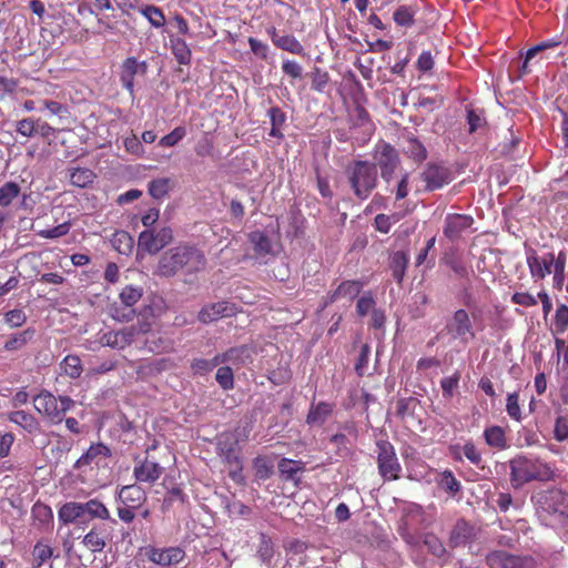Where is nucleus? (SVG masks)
<instances>
[{"label": "nucleus", "instance_id": "1", "mask_svg": "<svg viewBox=\"0 0 568 568\" xmlns=\"http://www.w3.org/2000/svg\"><path fill=\"white\" fill-rule=\"evenodd\" d=\"M206 258L201 250L194 245L180 244L164 252L158 263L156 273L171 277L182 271L185 274H194L204 270Z\"/></svg>", "mask_w": 568, "mask_h": 568}, {"label": "nucleus", "instance_id": "30", "mask_svg": "<svg viewBox=\"0 0 568 568\" xmlns=\"http://www.w3.org/2000/svg\"><path fill=\"white\" fill-rule=\"evenodd\" d=\"M333 409L334 404L327 402H320L317 404L312 403L306 416V423L311 426H321L331 416Z\"/></svg>", "mask_w": 568, "mask_h": 568}, {"label": "nucleus", "instance_id": "40", "mask_svg": "<svg viewBox=\"0 0 568 568\" xmlns=\"http://www.w3.org/2000/svg\"><path fill=\"white\" fill-rule=\"evenodd\" d=\"M484 438L488 446L503 450L507 447V439L504 428L500 426H490L484 430Z\"/></svg>", "mask_w": 568, "mask_h": 568}, {"label": "nucleus", "instance_id": "45", "mask_svg": "<svg viewBox=\"0 0 568 568\" xmlns=\"http://www.w3.org/2000/svg\"><path fill=\"white\" fill-rule=\"evenodd\" d=\"M256 555L263 564H270L275 555L274 542L272 538L264 532L260 534Z\"/></svg>", "mask_w": 568, "mask_h": 568}, {"label": "nucleus", "instance_id": "20", "mask_svg": "<svg viewBox=\"0 0 568 568\" xmlns=\"http://www.w3.org/2000/svg\"><path fill=\"white\" fill-rule=\"evenodd\" d=\"M266 33L277 49L302 57L306 54L304 45L293 34H281L274 26L266 28Z\"/></svg>", "mask_w": 568, "mask_h": 568}, {"label": "nucleus", "instance_id": "37", "mask_svg": "<svg viewBox=\"0 0 568 568\" xmlns=\"http://www.w3.org/2000/svg\"><path fill=\"white\" fill-rule=\"evenodd\" d=\"M84 516L88 515L89 519L110 520L111 515L108 507L98 498L89 499L82 503Z\"/></svg>", "mask_w": 568, "mask_h": 568}, {"label": "nucleus", "instance_id": "16", "mask_svg": "<svg viewBox=\"0 0 568 568\" xmlns=\"http://www.w3.org/2000/svg\"><path fill=\"white\" fill-rule=\"evenodd\" d=\"M148 72V63L139 62L134 57H128L123 60L120 70V81L122 87L131 94H134V78L136 74L144 75Z\"/></svg>", "mask_w": 568, "mask_h": 568}, {"label": "nucleus", "instance_id": "35", "mask_svg": "<svg viewBox=\"0 0 568 568\" xmlns=\"http://www.w3.org/2000/svg\"><path fill=\"white\" fill-rule=\"evenodd\" d=\"M171 52L179 64L187 65L191 62L192 52L186 41L180 37H170Z\"/></svg>", "mask_w": 568, "mask_h": 568}, {"label": "nucleus", "instance_id": "7", "mask_svg": "<svg viewBox=\"0 0 568 568\" xmlns=\"http://www.w3.org/2000/svg\"><path fill=\"white\" fill-rule=\"evenodd\" d=\"M143 296V288L134 285H126L119 294L121 305L113 303L109 307V315L114 321L128 323L133 320L135 311L132 308Z\"/></svg>", "mask_w": 568, "mask_h": 568}, {"label": "nucleus", "instance_id": "64", "mask_svg": "<svg viewBox=\"0 0 568 568\" xmlns=\"http://www.w3.org/2000/svg\"><path fill=\"white\" fill-rule=\"evenodd\" d=\"M32 555L34 559L38 561V566H41L52 557L53 549L47 544L37 542L36 546L33 547Z\"/></svg>", "mask_w": 568, "mask_h": 568}, {"label": "nucleus", "instance_id": "63", "mask_svg": "<svg viewBox=\"0 0 568 568\" xmlns=\"http://www.w3.org/2000/svg\"><path fill=\"white\" fill-rule=\"evenodd\" d=\"M554 438L557 442L568 440V417L558 416L554 427Z\"/></svg>", "mask_w": 568, "mask_h": 568}, {"label": "nucleus", "instance_id": "22", "mask_svg": "<svg viewBox=\"0 0 568 568\" xmlns=\"http://www.w3.org/2000/svg\"><path fill=\"white\" fill-rule=\"evenodd\" d=\"M364 283L358 280L343 281L335 291L328 293L325 297L324 307L335 303L337 300L346 298L348 301L355 300L361 293Z\"/></svg>", "mask_w": 568, "mask_h": 568}, {"label": "nucleus", "instance_id": "19", "mask_svg": "<svg viewBox=\"0 0 568 568\" xmlns=\"http://www.w3.org/2000/svg\"><path fill=\"white\" fill-rule=\"evenodd\" d=\"M476 538L474 525L464 518L458 519L448 535V546L450 548L464 547Z\"/></svg>", "mask_w": 568, "mask_h": 568}, {"label": "nucleus", "instance_id": "54", "mask_svg": "<svg viewBox=\"0 0 568 568\" xmlns=\"http://www.w3.org/2000/svg\"><path fill=\"white\" fill-rule=\"evenodd\" d=\"M186 135V129L184 126H176L170 133L161 138L159 145L163 148H172L182 141Z\"/></svg>", "mask_w": 568, "mask_h": 568}, {"label": "nucleus", "instance_id": "11", "mask_svg": "<svg viewBox=\"0 0 568 568\" xmlns=\"http://www.w3.org/2000/svg\"><path fill=\"white\" fill-rule=\"evenodd\" d=\"M542 509L557 518L560 523L568 521V493L552 488L540 496Z\"/></svg>", "mask_w": 568, "mask_h": 568}, {"label": "nucleus", "instance_id": "21", "mask_svg": "<svg viewBox=\"0 0 568 568\" xmlns=\"http://www.w3.org/2000/svg\"><path fill=\"white\" fill-rule=\"evenodd\" d=\"M116 500L129 508L141 509L148 500L146 491L139 485L122 486L118 494Z\"/></svg>", "mask_w": 568, "mask_h": 568}, {"label": "nucleus", "instance_id": "46", "mask_svg": "<svg viewBox=\"0 0 568 568\" xmlns=\"http://www.w3.org/2000/svg\"><path fill=\"white\" fill-rule=\"evenodd\" d=\"M172 189V182L169 178L154 179L149 182V194L156 200L165 197Z\"/></svg>", "mask_w": 568, "mask_h": 568}, {"label": "nucleus", "instance_id": "28", "mask_svg": "<svg viewBox=\"0 0 568 568\" xmlns=\"http://www.w3.org/2000/svg\"><path fill=\"white\" fill-rule=\"evenodd\" d=\"M280 476L285 481H293L298 485L301 479L298 474L305 470V463L290 458H282L277 464Z\"/></svg>", "mask_w": 568, "mask_h": 568}, {"label": "nucleus", "instance_id": "58", "mask_svg": "<svg viewBox=\"0 0 568 568\" xmlns=\"http://www.w3.org/2000/svg\"><path fill=\"white\" fill-rule=\"evenodd\" d=\"M69 231H70V223L63 222L52 229L40 230L37 232V235L40 236L41 239L51 240V239H58V237L64 236L69 233Z\"/></svg>", "mask_w": 568, "mask_h": 568}, {"label": "nucleus", "instance_id": "32", "mask_svg": "<svg viewBox=\"0 0 568 568\" xmlns=\"http://www.w3.org/2000/svg\"><path fill=\"white\" fill-rule=\"evenodd\" d=\"M82 544L92 552H100L106 546V536L101 527L93 526L83 537Z\"/></svg>", "mask_w": 568, "mask_h": 568}, {"label": "nucleus", "instance_id": "43", "mask_svg": "<svg viewBox=\"0 0 568 568\" xmlns=\"http://www.w3.org/2000/svg\"><path fill=\"white\" fill-rule=\"evenodd\" d=\"M31 517L41 527H48L53 523V513L50 506L37 501L31 508Z\"/></svg>", "mask_w": 568, "mask_h": 568}, {"label": "nucleus", "instance_id": "5", "mask_svg": "<svg viewBox=\"0 0 568 568\" xmlns=\"http://www.w3.org/2000/svg\"><path fill=\"white\" fill-rule=\"evenodd\" d=\"M375 452L379 476L385 481L398 480L403 468L394 445L387 439H378Z\"/></svg>", "mask_w": 568, "mask_h": 568}, {"label": "nucleus", "instance_id": "4", "mask_svg": "<svg viewBox=\"0 0 568 568\" xmlns=\"http://www.w3.org/2000/svg\"><path fill=\"white\" fill-rule=\"evenodd\" d=\"M33 406L52 424H60L64 419L65 413L74 406V400L69 396L55 397L48 390H41L34 396Z\"/></svg>", "mask_w": 568, "mask_h": 568}, {"label": "nucleus", "instance_id": "2", "mask_svg": "<svg viewBox=\"0 0 568 568\" xmlns=\"http://www.w3.org/2000/svg\"><path fill=\"white\" fill-rule=\"evenodd\" d=\"M509 479L515 489L531 481H554L557 470L554 463L540 457L517 455L509 460Z\"/></svg>", "mask_w": 568, "mask_h": 568}, {"label": "nucleus", "instance_id": "3", "mask_svg": "<svg viewBox=\"0 0 568 568\" xmlns=\"http://www.w3.org/2000/svg\"><path fill=\"white\" fill-rule=\"evenodd\" d=\"M346 175L354 192L359 200H366L377 185V169L374 163L357 160L346 168Z\"/></svg>", "mask_w": 568, "mask_h": 568}, {"label": "nucleus", "instance_id": "38", "mask_svg": "<svg viewBox=\"0 0 568 568\" xmlns=\"http://www.w3.org/2000/svg\"><path fill=\"white\" fill-rule=\"evenodd\" d=\"M95 178V173L88 168L78 166L69 170L70 183L77 187L84 189L91 185Z\"/></svg>", "mask_w": 568, "mask_h": 568}, {"label": "nucleus", "instance_id": "14", "mask_svg": "<svg viewBox=\"0 0 568 568\" xmlns=\"http://www.w3.org/2000/svg\"><path fill=\"white\" fill-rule=\"evenodd\" d=\"M375 160L376 163L374 164L379 168L383 180L388 183L399 164L396 149L389 143L379 144L376 150Z\"/></svg>", "mask_w": 568, "mask_h": 568}, {"label": "nucleus", "instance_id": "42", "mask_svg": "<svg viewBox=\"0 0 568 568\" xmlns=\"http://www.w3.org/2000/svg\"><path fill=\"white\" fill-rule=\"evenodd\" d=\"M34 329L27 328L22 332L11 335L4 343V349L14 352L22 349L34 336Z\"/></svg>", "mask_w": 568, "mask_h": 568}, {"label": "nucleus", "instance_id": "48", "mask_svg": "<svg viewBox=\"0 0 568 568\" xmlns=\"http://www.w3.org/2000/svg\"><path fill=\"white\" fill-rule=\"evenodd\" d=\"M438 486L443 490L450 494L452 496H455L456 494H458L462 488L459 480L455 477L453 471L449 469H446L440 474V477L438 479Z\"/></svg>", "mask_w": 568, "mask_h": 568}, {"label": "nucleus", "instance_id": "47", "mask_svg": "<svg viewBox=\"0 0 568 568\" xmlns=\"http://www.w3.org/2000/svg\"><path fill=\"white\" fill-rule=\"evenodd\" d=\"M60 366L70 378H78L83 372L82 362L78 355H67Z\"/></svg>", "mask_w": 568, "mask_h": 568}, {"label": "nucleus", "instance_id": "36", "mask_svg": "<svg viewBox=\"0 0 568 568\" xmlns=\"http://www.w3.org/2000/svg\"><path fill=\"white\" fill-rule=\"evenodd\" d=\"M405 155L416 163H422L427 158V150L425 145L415 136H408L403 146Z\"/></svg>", "mask_w": 568, "mask_h": 568}, {"label": "nucleus", "instance_id": "23", "mask_svg": "<svg viewBox=\"0 0 568 568\" xmlns=\"http://www.w3.org/2000/svg\"><path fill=\"white\" fill-rule=\"evenodd\" d=\"M236 312V307L234 304L221 301L216 303H212L210 305L204 306L197 315V318L202 323H212L222 317H229L234 315Z\"/></svg>", "mask_w": 568, "mask_h": 568}, {"label": "nucleus", "instance_id": "60", "mask_svg": "<svg viewBox=\"0 0 568 568\" xmlns=\"http://www.w3.org/2000/svg\"><path fill=\"white\" fill-rule=\"evenodd\" d=\"M37 120L32 118H24L16 124V131L26 138H31L37 134Z\"/></svg>", "mask_w": 568, "mask_h": 568}, {"label": "nucleus", "instance_id": "55", "mask_svg": "<svg viewBox=\"0 0 568 568\" xmlns=\"http://www.w3.org/2000/svg\"><path fill=\"white\" fill-rule=\"evenodd\" d=\"M215 379L224 390H230L234 387V374L230 366L219 367Z\"/></svg>", "mask_w": 568, "mask_h": 568}, {"label": "nucleus", "instance_id": "39", "mask_svg": "<svg viewBox=\"0 0 568 568\" xmlns=\"http://www.w3.org/2000/svg\"><path fill=\"white\" fill-rule=\"evenodd\" d=\"M267 115L271 121L268 135L276 139H283L284 134L282 133V128L286 122V113L278 106H272L268 109Z\"/></svg>", "mask_w": 568, "mask_h": 568}, {"label": "nucleus", "instance_id": "51", "mask_svg": "<svg viewBox=\"0 0 568 568\" xmlns=\"http://www.w3.org/2000/svg\"><path fill=\"white\" fill-rule=\"evenodd\" d=\"M423 542H424L425 547L427 548V550L435 557L443 558L446 556L447 550H446L443 541L440 540V538L437 537L435 534H433V532L425 534Z\"/></svg>", "mask_w": 568, "mask_h": 568}, {"label": "nucleus", "instance_id": "52", "mask_svg": "<svg viewBox=\"0 0 568 568\" xmlns=\"http://www.w3.org/2000/svg\"><path fill=\"white\" fill-rule=\"evenodd\" d=\"M253 467L255 470V476L258 479L265 480L271 477L273 474V464L265 456H258L253 462Z\"/></svg>", "mask_w": 568, "mask_h": 568}, {"label": "nucleus", "instance_id": "9", "mask_svg": "<svg viewBox=\"0 0 568 568\" xmlns=\"http://www.w3.org/2000/svg\"><path fill=\"white\" fill-rule=\"evenodd\" d=\"M453 339L467 344L476 337L473 321L465 308L456 310L445 326Z\"/></svg>", "mask_w": 568, "mask_h": 568}, {"label": "nucleus", "instance_id": "59", "mask_svg": "<svg viewBox=\"0 0 568 568\" xmlns=\"http://www.w3.org/2000/svg\"><path fill=\"white\" fill-rule=\"evenodd\" d=\"M375 300L371 291L364 293L357 300L356 303V312L361 317L366 316L369 312H372L375 307Z\"/></svg>", "mask_w": 568, "mask_h": 568}, {"label": "nucleus", "instance_id": "8", "mask_svg": "<svg viewBox=\"0 0 568 568\" xmlns=\"http://www.w3.org/2000/svg\"><path fill=\"white\" fill-rule=\"evenodd\" d=\"M155 448V444L149 446L143 459H134L133 477L135 481L154 484L163 475L164 467L161 466L156 458L151 454Z\"/></svg>", "mask_w": 568, "mask_h": 568}, {"label": "nucleus", "instance_id": "27", "mask_svg": "<svg viewBox=\"0 0 568 568\" xmlns=\"http://www.w3.org/2000/svg\"><path fill=\"white\" fill-rule=\"evenodd\" d=\"M58 519L63 525L75 523H85L83 505L79 501H68L63 504L58 510Z\"/></svg>", "mask_w": 568, "mask_h": 568}, {"label": "nucleus", "instance_id": "33", "mask_svg": "<svg viewBox=\"0 0 568 568\" xmlns=\"http://www.w3.org/2000/svg\"><path fill=\"white\" fill-rule=\"evenodd\" d=\"M408 263L409 256L404 251H396L389 256V268L394 280L398 284H400L404 280Z\"/></svg>", "mask_w": 568, "mask_h": 568}, {"label": "nucleus", "instance_id": "49", "mask_svg": "<svg viewBox=\"0 0 568 568\" xmlns=\"http://www.w3.org/2000/svg\"><path fill=\"white\" fill-rule=\"evenodd\" d=\"M112 246L121 254H129L133 248V240L125 231H116L111 240Z\"/></svg>", "mask_w": 568, "mask_h": 568}, {"label": "nucleus", "instance_id": "15", "mask_svg": "<svg viewBox=\"0 0 568 568\" xmlns=\"http://www.w3.org/2000/svg\"><path fill=\"white\" fill-rule=\"evenodd\" d=\"M526 262L532 278L544 280L552 272L555 264V254L552 252L538 255L534 248L526 252Z\"/></svg>", "mask_w": 568, "mask_h": 568}, {"label": "nucleus", "instance_id": "56", "mask_svg": "<svg viewBox=\"0 0 568 568\" xmlns=\"http://www.w3.org/2000/svg\"><path fill=\"white\" fill-rule=\"evenodd\" d=\"M555 329L558 334H562L568 329V306L560 304L556 308L554 318Z\"/></svg>", "mask_w": 568, "mask_h": 568}, {"label": "nucleus", "instance_id": "34", "mask_svg": "<svg viewBox=\"0 0 568 568\" xmlns=\"http://www.w3.org/2000/svg\"><path fill=\"white\" fill-rule=\"evenodd\" d=\"M248 241L257 256L273 254V245L270 237L262 231H253L248 234Z\"/></svg>", "mask_w": 568, "mask_h": 568}, {"label": "nucleus", "instance_id": "31", "mask_svg": "<svg viewBox=\"0 0 568 568\" xmlns=\"http://www.w3.org/2000/svg\"><path fill=\"white\" fill-rule=\"evenodd\" d=\"M166 358L145 359L138 363L135 373L140 378L155 376L168 368Z\"/></svg>", "mask_w": 568, "mask_h": 568}, {"label": "nucleus", "instance_id": "6", "mask_svg": "<svg viewBox=\"0 0 568 568\" xmlns=\"http://www.w3.org/2000/svg\"><path fill=\"white\" fill-rule=\"evenodd\" d=\"M216 453L223 463L229 466V475L236 480L242 471V462L239 455V442L234 434L222 433L217 436Z\"/></svg>", "mask_w": 568, "mask_h": 568}, {"label": "nucleus", "instance_id": "53", "mask_svg": "<svg viewBox=\"0 0 568 568\" xmlns=\"http://www.w3.org/2000/svg\"><path fill=\"white\" fill-rule=\"evenodd\" d=\"M506 412L508 416L516 422H520L523 419L518 392H513L507 395Z\"/></svg>", "mask_w": 568, "mask_h": 568}, {"label": "nucleus", "instance_id": "61", "mask_svg": "<svg viewBox=\"0 0 568 568\" xmlns=\"http://www.w3.org/2000/svg\"><path fill=\"white\" fill-rule=\"evenodd\" d=\"M282 72L292 80L303 77V67L295 60L285 59L282 62Z\"/></svg>", "mask_w": 568, "mask_h": 568}, {"label": "nucleus", "instance_id": "12", "mask_svg": "<svg viewBox=\"0 0 568 568\" xmlns=\"http://www.w3.org/2000/svg\"><path fill=\"white\" fill-rule=\"evenodd\" d=\"M422 180L425 182V190L433 192L450 183L453 173L444 164L428 163L422 172Z\"/></svg>", "mask_w": 568, "mask_h": 568}, {"label": "nucleus", "instance_id": "13", "mask_svg": "<svg viewBox=\"0 0 568 568\" xmlns=\"http://www.w3.org/2000/svg\"><path fill=\"white\" fill-rule=\"evenodd\" d=\"M172 241L173 231L168 226L162 227L159 231L145 230L139 235V245L150 254H156Z\"/></svg>", "mask_w": 568, "mask_h": 568}, {"label": "nucleus", "instance_id": "26", "mask_svg": "<svg viewBox=\"0 0 568 568\" xmlns=\"http://www.w3.org/2000/svg\"><path fill=\"white\" fill-rule=\"evenodd\" d=\"M185 558V551L180 547H170L165 549L153 548L150 551L149 559L161 566L176 565Z\"/></svg>", "mask_w": 568, "mask_h": 568}, {"label": "nucleus", "instance_id": "62", "mask_svg": "<svg viewBox=\"0 0 568 568\" xmlns=\"http://www.w3.org/2000/svg\"><path fill=\"white\" fill-rule=\"evenodd\" d=\"M371 346L368 344H363L358 354V357L355 363V372L358 376H364L367 364L369 361Z\"/></svg>", "mask_w": 568, "mask_h": 568}, {"label": "nucleus", "instance_id": "44", "mask_svg": "<svg viewBox=\"0 0 568 568\" xmlns=\"http://www.w3.org/2000/svg\"><path fill=\"white\" fill-rule=\"evenodd\" d=\"M21 194V187L17 182L9 181L0 186V206H10Z\"/></svg>", "mask_w": 568, "mask_h": 568}, {"label": "nucleus", "instance_id": "57", "mask_svg": "<svg viewBox=\"0 0 568 568\" xmlns=\"http://www.w3.org/2000/svg\"><path fill=\"white\" fill-rule=\"evenodd\" d=\"M329 82V74L321 68H315L312 72V90L323 92Z\"/></svg>", "mask_w": 568, "mask_h": 568}, {"label": "nucleus", "instance_id": "25", "mask_svg": "<svg viewBox=\"0 0 568 568\" xmlns=\"http://www.w3.org/2000/svg\"><path fill=\"white\" fill-rule=\"evenodd\" d=\"M135 341L134 328L126 326L120 331H110L102 335L101 343L115 349H124Z\"/></svg>", "mask_w": 568, "mask_h": 568}, {"label": "nucleus", "instance_id": "29", "mask_svg": "<svg viewBox=\"0 0 568 568\" xmlns=\"http://www.w3.org/2000/svg\"><path fill=\"white\" fill-rule=\"evenodd\" d=\"M168 479L165 478L163 485L166 488V494L163 498L161 509L163 513L170 511L175 505L184 506L189 501L187 495L184 493L180 485L169 487L166 485Z\"/></svg>", "mask_w": 568, "mask_h": 568}, {"label": "nucleus", "instance_id": "41", "mask_svg": "<svg viewBox=\"0 0 568 568\" xmlns=\"http://www.w3.org/2000/svg\"><path fill=\"white\" fill-rule=\"evenodd\" d=\"M139 12L155 28H163L166 23L163 10L154 4H146L139 9Z\"/></svg>", "mask_w": 568, "mask_h": 568}, {"label": "nucleus", "instance_id": "18", "mask_svg": "<svg viewBox=\"0 0 568 568\" xmlns=\"http://www.w3.org/2000/svg\"><path fill=\"white\" fill-rule=\"evenodd\" d=\"M473 224L474 219L468 214H447L443 233L449 241L455 242L459 240Z\"/></svg>", "mask_w": 568, "mask_h": 568}, {"label": "nucleus", "instance_id": "17", "mask_svg": "<svg viewBox=\"0 0 568 568\" xmlns=\"http://www.w3.org/2000/svg\"><path fill=\"white\" fill-rule=\"evenodd\" d=\"M111 455V449L106 445L102 443L92 444L87 452L77 459L73 467L75 469H82L92 465L97 467L104 466Z\"/></svg>", "mask_w": 568, "mask_h": 568}, {"label": "nucleus", "instance_id": "24", "mask_svg": "<svg viewBox=\"0 0 568 568\" xmlns=\"http://www.w3.org/2000/svg\"><path fill=\"white\" fill-rule=\"evenodd\" d=\"M8 420L23 429L29 436L36 437L42 434V427L38 418L26 410H13L8 414Z\"/></svg>", "mask_w": 568, "mask_h": 568}, {"label": "nucleus", "instance_id": "10", "mask_svg": "<svg viewBox=\"0 0 568 568\" xmlns=\"http://www.w3.org/2000/svg\"><path fill=\"white\" fill-rule=\"evenodd\" d=\"M489 568H536L537 561L530 555H515L506 550H494L486 556Z\"/></svg>", "mask_w": 568, "mask_h": 568}, {"label": "nucleus", "instance_id": "50", "mask_svg": "<svg viewBox=\"0 0 568 568\" xmlns=\"http://www.w3.org/2000/svg\"><path fill=\"white\" fill-rule=\"evenodd\" d=\"M415 14L416 9L414 7L400 6L394 11L393 19L400 27H410L414 24Z\"/></svg>", "mask_w": 568, "mask_h": 568}]
</instances>
